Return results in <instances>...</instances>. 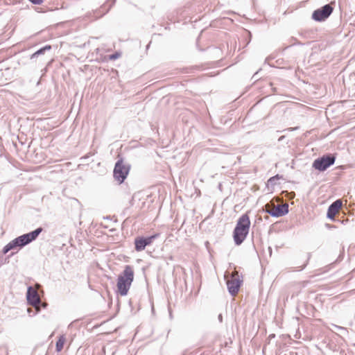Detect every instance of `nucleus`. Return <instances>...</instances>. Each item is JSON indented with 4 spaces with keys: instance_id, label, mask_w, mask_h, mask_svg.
I'll return each mask as SVG.
<instances>
[{
    "instance_id": "2",
    "label": "nucleus",
    "mask_w": 355,
    "mask_h": 355,
    "mask_svg": "<svg viewBox=\"0 0 355 355\" xmlns=\"http://www.w3.org/2000/svg\"><path fill=\"white\" fill-rule=\"evenodd\" d=\"M250 227V220L248 213L243 214L237 220L234 230L233 237L236 245H241L247 237Z\"/></svg>"
},
{
    "instance_id": "5",
    "label": "nucleus",
    "mask_w": 355,
    "mask_h": 355,
    "mask_svg": "<svg viewBox=\"0 0 355 355\" xmlns=\"http://www.w3.org/2000/svg\"><path fill=\"white\" fill-rule=\"evenodd\" d=\"M265 209L271 216L279 217L288 212V205L287 204L275 205L273 201H270L265 205Z\"/></svg>"
},
{
    "instance_id": "16",
    "label": "nucleus",
    "mask_w": 355,
    "mask_h": 355,
    "mask_svg": "<svg viewBox=\"0 0 355 355\" xmlns=\"http://www.w3.org/2000/svg\"><path fill=\"white\" fill-rule=\"evenodd\" d=\"M44 49V51H45L46 50H49L51 49V46L50 45H46L44 47L42 48Z\"/></svg>"
},
{
    "instance_id": "9",
    "label": "nucleus",
    "mask_w": 355,
    "mask_h": 355,
    "mask_svg": "<svg viewBox=\"0 0 355 355\" xmlns=\"http://www.w3.org/2000/svg\"><path fill=\"white\" fill-rule=\"evenodd\" d=\"M27 300L29 304L33 306L37 311H39V304L40 303V298L37 293V288L29 287L27 292Z\"/></svg>"
},
{
    "instance_id": "15",
    "label": "nucleus",
    "mask_w": 355,
    "mask_h": 355,
    "mask_svg": "<svg viewBox=\"0 0 355 355\" xmlns=\"http://www.w3.org/2000/svg\"><path fill=\"white\" fill-rule=\"evenodd\" d=\"M44 49L42 48L40 49V50H38L37 51H36L35 53H34V55H39V54H42V53H44Z\"/></svg>"
},
{
    "instance_id": "4",
    "label": "nucleus",
    "mask_w": 355,
    "mask_h": 355,
    "mask_svg": "<svg viewBox=\"0 0 355 355\" xmlns=\"http://www.w3.org/2000/svg\"><path fill=\"white\" fill-rule=\"evenodd\" d=\"M130 166L125 164L122 159L119 160L114 168V178L119 183L124 182L129 173Z\"/></svg>"
},
{
    "instance_id": "14",
    "label": "nucleus",
    "mask_w": 355,
    "mask_h": 355,
    "mask_svg": "<svg viewBox=\"0 0 355 355\" xmlns=\"http://www.w3.org/2000/svg\"><path fill=\"white\" fill-rule=\"evenodd\" d=\"M28 1L34 4H38V5L42 4L44 1V0H28Z\"/></svg>"
},
{
    "instance_id": "13",
    "label": "nucleus",
    "mask_w": 355,
    "mask_h": 355,
    "mask_svg": "<svg viewBox=\"0 0 355 355\" xmlns=\"http://www.w3.org/2000/svg\"><path fill=\"white\" fill-rule=\"evenodd\" d=\"M158 236H159V234H155L149 237L144 238V241H145L146 245H150L153 243V240L157 238Z\"/></svg>"
},
{
    "instance_id": "8",
    "label": "nucleus",
    "mask_w": 355,
    "mask_h": 355,
    "mask_svg": "<svg viewBox=\"0 0 355 355\" xmlns=\"http://www.w3.org/2000/svg\"><path fill=\"white\" fill-rule=\"evenodd\" d=\"M333 8L327 4L315 10L312 15V17L315 21H321L326 19L331 14Z\"/></svg>"
},
{
    "instance_id": "10",
    "label": "nucleus",
    "mask_w": 355,
    "mask_h": 355,
    "mask_svg": "<svg viewBox=\"0 0 355 355\" xmlns=\"http://www.w3.org/2000/svg\"><path fill=\"white\" fill-rule=\"evenodd\" d=\"M343 206L341 200H337L333 202L329 207L327 211V217L331 220H334L337 214H339L340 210Z\"/></svg>"
},
{
    "instance_id": "6",
    "label": "nucleus",
    "mask_w": 355,
    "mask_h": 355,
    "mask_svg": "<svg viewBox=\"0 0 355 355\" xmlns=\"http://www.w3.org/2000/svg\"><path fill=\"white\" fill-rule=\"evenodd\" d=\"M241 284L242 280L239 275V272L236 270V269H234L231 275L230 278L227 280V285L229 292L232 295H236L239 291Z\"/></svg>"
},
{
    "instance_id": "3",
    "label": "nucleus",
    "mask_w": 355,
    "mask_h": 355,
    "mask_svg": "<svg viewBox=\"0 0 355 355\" xmlns=\"http://www.w3.org/2000/svg\"><path fill=\"white\" fill-rule=\"evenodd\" d=\"M42 228L39 227L36 229L35 230L33 231L32 232L23 234L14 240L11 241L10 243H8L3 250V254L8 253L10 250L15 249L17 247H23L25 245L31 243V241H34L38 235L42 232Z\"/></svg>"
},
{
    "instance_id": "11",
    "label": "nucleus",
    "mask_w": 355,
    "mask_h": 355,
    "mask_svg": "<svg viewBox=\"0 0 355 355\" xmlns=\"http://www.w3.org/2000/svg\"><path fill=\"white\" fill-rule=\"evenodd\" d=\"M135 250L137 252L142 251L146 248L144 237H137L135 240Z\"/></svg>"
},
{
    "instance_id": "7",
    "label": "nucleus",
    "mask_w": 355,
    "mask_h": 355,
    "mask_svg": "<svg viewBox=\"0 0 355 355\" xmlns=\"http://www.w3.org/2000/svg\"><path fill=\"white\" fill-rule=\"evenodd\" d=\"M335 162V157L331 156H323L313 162V166L320 171L326 170L329 166Z\"/></svg>"
},
{
    "instance_id": "12",
    "label": "nucleus",
    "mask_w": 355,
    "mask_h": 355,
    "mask_svg": "<svg viewBox=\"0 0 355 355\" xmlns=\"http://www.w3.org/2000/svg\"><path fill=\"white\" fill-rule=\"evenodd\" d=\"M65 342H66V338L64 337V336L62 335L58 338V340L56 343V346H55L57 352H60L62 350L64 345L65 344Z\"/></svg>"
},
{
    "instance_id": "1",
    "label": "nucleus",
    "mask_w": 355,
    "mask_h": 355,
    "mask_svg": "<svg viewBox=\"0 0 355 355\" xmlns=\"http://www.w3.org/2000/svg\"><path fill=\"white\" fill-rule=\"evenodd\" d=\"M135 272L131 266H125L123 271L117 278V293L121 296H125L128 294L131 284L134 280Z\"/></svg>"
}]
</instances>
